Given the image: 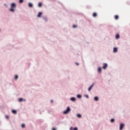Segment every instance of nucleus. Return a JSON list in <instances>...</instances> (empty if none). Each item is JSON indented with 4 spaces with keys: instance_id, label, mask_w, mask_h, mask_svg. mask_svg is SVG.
<instances>
[{
    "instance_id": "f257e3e1",
    "label": "nucleus",
    "mask_w": 130,
    "mask_h": 130,
    "mask_svg": "<svg viewBox=\"0 0 130 130\" xmlns=\"http://www.w3.org/2000/svg\"><path fill=\"white\" fill-rule=\"evenodd\" d=\"M14 8H16V4L12 3L11 4V9H10V12H12V13L15 12V9H14Z\"/></svg>"
},
{
    "instance_id": "f03ea898",
    "label": "nucleus",
    "mask_w": 130,
    "mask_h": 130,
    "mask_svg": "<svg viewBox=\"0 0 130 130\" xmlns=\"http://www.w3.org/2000/svg\"><path fill=\"white\" fill-rule=\"evenodd\" d=\"M70 111H71V108H70V107H68L66 110L63 111V114H67L69 113Z\"/></svg>"
},
{
    "instance_id": "7ed1b4c3",
    "label": "nucleus",
    "mask_w": 130,
    "mask_h": 130,
    "mask_svg": "<svg viewBox=\"0 0 130 130\" xmlns=\"http://www.w3.org/2000/svg\"><path fill=\"white\" fill-rule=\"evenodd\" d=\"M123 127H124V124H123V123H121L120 124V130H122V128H123Z\"/></svg>"
},
{
    "instance_id": "20e7f679",
    "label": "nucleus",
    "mask_w": 130,
    "mask_h": 130,
    "mask_svg": "<svg viewBox=\"0 0 130 130\" xmlns=\"http://www.w3.org/2000/svg\"><path fill=\"white\" fill-rule=\"evenodd\" d=\"M106 68H107V64L106 63H104L103 69H104V70H105L106 69Z\"/></svg>"
},
{
    "instance_id": "39448f33",
    "label": "nucleus",
    "mask_w": 130,
    "mask_h": 130,
    "mask_svg": "<svg viewBox=\"0 0 130 130\" xmlns=\"http://www.w3.org/2000/svg\"><path fill=\"white\" fill-rule=\"evenodd\" d=\"M41 16H42V13L39 12L37 15L38 18H41Z\"/></svg>"
},
{
    "instance_id": "423d86ee",
    "label": "nucleus",
    "mask_w": 130,
    "mask_h": 130,
    "mask_svg": "<svg viewBox=\"0 0 130 130\" xmlns=\"http://www.w3.org/2000/svg\"><path fill=\"white\" fill-rule=\"evenodd\" d=\"M94 86V84H92L90 86V87L88 88V91H91V90L92 89V88H93Z\"/></svg>"
},
{
    "instance_id": "0eeeda50",
    "label": "nucleus",
    "mask_w": 130,
    "mask_h": 130,
    "mask_svg": "<svg viewBox=\"0 0 130 130\" xmlns=\"http://www.w3.org/2000/svg\"><path fill=\"white\" fill-rule=\"evenodd\" d=\"M92 16L94 18H96V17H97V13H93L92 14Z\"/></svg>"
},
{
    "instance_id": "6e6552de",
    "label": "nucleus",
    "mask_w": 130,
    "mask_h": 130,
    "mask_svg": "<svg viewBox=\"0 0 130 130\" xmlns=\"http://www.w3.org/2000/svg\"><path fill=\"white\" fill-rule=\"evenodd\" d=\"M12 113H13V114H16V113H17V111H16V110H13L12 111Z\"/></svg>"
},
{
    "instance_id": "1a4fd4ad",
    "label": "nucleus",
    "mask_w": 130,
    "mask_h": 130,
    "mask_svg": "<svg viewBox=\"0 0 130 130\" xmlns=\"http://www.w3.org/2000/svg\"><path fill=\"white\" fill-rule=\"evenodd\" d=\"M28 7L29 8H32L33 7V5L31 3L28 4Z\"/></svg>"
},
{
    "instance_id": "9d476101",
    "label": "nucleus",
    "mask_w": 130,
    "mask_h": 130,
    "mask_svg": "<svg viewBox=\"0 0 130 130\" xmlns=\"http://www.w3.org/2000/svg\"><path fill=\"white\" fill-rule=\"evenodd\" d=\"M113 52H117V48H114Z\"/></svg>"
},
{
    "instance_id": "9b49d317",
    "label": "nucleus",
    "mask_w": 130,
    "mask_h": 130,
    "mask_svg": "<svg viewBox=\"0 0 130 130\" xmlns=\"http://www.w3.org/2000/svg\"><path fill=\"white\" fill-rule=\"evenodd\" d=\"M98 73H101L102 72V70L101 69V68H99L98 70Z\"/></svg>"
},
{
    "instance_id": "f8f14e48",
    "label": "nucleus",
    "mask_w": 130,
    "mask_h": 130,
    "mask_svg": "<svg viewBox=\"0 0 130 130\" xmlns=\"http://www.w3.org/2000/svg\"><path fill=\"white\" fill-rule=\"evenodd\" d=\"M23 100H24V101H26V100H23V99H19L18 100L19 102H22V101H23Z\"/></svg>"
},
{
    "instance_id": "ddd939ff",
    "label": "nucleus",
    "mask_w": 130,
    "mask_h": 130,
    "mask_svg": "<svg viewBox=\"0 0 130 130\" xmlns=\"http://www.w3.org/2000/svg\"><path fill=\"white\" fill-rule=\"evenodd\" d=\"M94 99L95 101H98V100H99V98H98L97 96L94 97Z\"/></svg>"
},
{
    "instance_id": "4468645a",
    "label": "nucleus",
    "mask_w": 130,
    "mask_h": 130,
    "mask_svg": "<svg viewBox=\"0 0 130 130\" xmlns=\"http://www.w3.org/2000/svg\"><path fill=\"white\" fill-rule=\"evenodd\" d=\"M21 126L22 128H25V124H21Z\"/></svg>"
},
{
    "instance_id": "2eb2a0df",
    "label": "nucleus",
    "mask_w": 130,
    "mask_h": 130,
    "mask_svg": "<svg viewBox=\"0 0 130 130\" xmlns=\"http://www.w3.org/2000/svg\"><path fill=\"white\" fill-rule=\"evenodd\" d=\"M38 7L41 8V7H42V4L41 3H39Z\"/></svg>"
},
{
    "instance_id": "dca6fc26",
    "label": "nucleus",
    "mask_w": 130,
    "mask_h": 130,
    "mask_svg": "<svg viewBox=\"0 0 130 130\" xmlns=\"http://www.w3.org/2000/svg\"><path fill=\"white\" fill-rule=\"evenodd\" d=\"M71 101H76V98H72L71 99Z\"/></svg>"
},
{
    "instance_id": "f3484780",
    "label": "nucleus",
    "mask_w": 130,
    "mask_h": 130,
    "mask_svg": "<svg viewBox=\"0 0 130 130\" xmlns=\"http://www.w3.org/2000/svg\"><path fill=\"white\" fill-rule=\"evenodd\" d=\"M115 20H118V15H115Z\"/></svg>"
},
{
    "instance_id": "a211bd4d",
    "label": "nucleus",
    "mask_w": 130,
    "mask_h": 130,
    "mask_svg": "<svg viewBox=\"0 0 130 130\" xmlns=\"http://www.w3.org/2000/svg\"><path fill=\"white\" fill-rule=\"evenodd\" d=\"M115 37L116 39H118L119 38V35H116Z\"/></svg>"
},
{
    "instance_id": "6ab92c4d",
    "label": "nucleus",
    "mask_w": 130,
    "mask_h": 130,
    "mask_svg": "<svg viewBox=\"0 0 130 130\" xmlns=\"http://www.w3.org/2000/svg\"><path fill=\"white\" fill-rule=\"evenodd\" d=\"M23 2H24L23 0H19V4H22V3H23Z\"/></svg>"
},
{
    "instance_id": "aec40b11",
    "label": "nucleus",
    "mask_w": 130,
    "mask_h": 130,
    "mask_svg": "<svg viewBox=\"0 0 130 130\" xmlns=\"http://www.w3.org/2000/svg\"><path fill=\"white\" fill-rule=\"evenodd\" d=\"M15 80L18 79V75H15L14 77Z\"/></svg>"
},
{
    "instance_id": "412c9836",
    "label": "nucleus",
    "mask_w": 130,
    "mask_h": 130,
    "mask_svg": "<svg viewBox=\"0 0 130 130\" xmlns=\"http://www.w3.org/2000/svg\"><path fill=\"white\" fill-rule=\"evenodd\" d=\"M81 97H82V96H81V95H80V94L77 95V98H81Z\"/></svg>"
},
{
    "instance_id": "4be33fe9",
    "label": "nucleus",
    "mask_w": 130,
    "mask_h": 130,
    "mask_svg": "<svg viewBox=\"0 0 130 130\" xmlns=\"http://www.w3.org/2000/svg\"><path fill=\"white\" fill-rule=\"evenodd\" d=\"M77 117L80 118V117H81L82 116H81L80 114H77Z\"/></svg>"
},
{
    "instance_id": "5701e85b",
    "label": "nucleus",
    "mask_w": 130,
    "mask_h": 130,
    "mask_svg": "<svg viewBox=\"0 0 130 130\" xmlns=\"http://www.w3.org/2000/svg\"><path fill=\"white\" fill-rule=\"evenodd\" d=\"M111 122H114V119H111Z\"/></svg>"
},
{
    "instance_id": "b1692460",
    "label": "nucleus",
    "mask_w": 130,
    "mask_h": 130,
    "mask_svg": "<svg viewBox=\"0 0 130 130\" xmlns=\"http://www.w3.org/2000/svg\"><path fill=\"white\" fill-rule=\"evenodd\" d=\"M73 28H77V25H73Z\"/></svg>"
},
{
    "instance_id": "393cba45",
    "label": "nucleus",
    "mask_w": 130,
    "mask_h": 130,
    "mask_svg": "<svg viewBox=\"0 0 130 130\" xmlns=\"http://www.w3.org/2000/svg\"><path fill=\"white\" fill-rule=\"evenodd\" d=\"M5 117H6V118H7V119H8V118H9V116L6 115V116H5Z\"/></svg>"
},
{
    "instance_id": "a878e982",
    "label": "nucleus",
    "mask_w": 130,
    "mask_h": 130,
    "mask_svg": "<svg viewBox=\"0 0 130 130\" xmlns=\"http://www.w3.org/2000/svg\"><path fill=\"white\" fill-rule=\"evenodd\" d=\"M74 130H78V128L75 127V128H74Z\"/></svg>"
},
{
    "instance_id": "bb28decb",
    "label": "nucleus",
    "mask_w": 130,
    "mask_h": 130,
    "mask_svg": "<svg viewBox=\"0 0 130 130\" xmlns=\"http://www.w3.org/2000/svg\"><path fill=\"white\" fill-rule=\"evenodd\" d=\"M52 130H56V128H52Z\"/></svg>"
},
{
    "instance_id": "cd10ccee",
    "label": "nucleus",
    "mask_w": 130,
    "mask_h": 130,
    "mask_svg": "<svg viewBox=\"0 0 130 130\" xmlns=\"http://www.w3.org/2000/svg\"><path fill=\"white\" fill-rule=\"evenodd\" d=\"M70 130H72V129H73V127H71L70 128Z\"/></svg>"
},
{
    "instance_id": "c85d7f7f",
    "label": "nucleus",
    "mask_w": 130,
    "mask_h": 130,
    "mask_svg": "<svg viewBox=\"0 0 130 130\" xmlns=\"http://www.w3.org/2000/svg\"><path fill=\"white\" fill-rule=\"evenodd\" d=\"M86 98H89V95H86Z\"/></svg>"
},
{
    "instance_id": "c756f323",
    "label": "nucleus",
    "mask_w": 130,
    "mask_h": 130,
    "mask_svg": "<svg viewBox=\"0 0 130 130\" xmlns=\"http://www.w3.org/2000/svg\"><path fill=\"white\" fill-rule=\"evenodd\" d=\"M45 20L46 21V22H47V18H45Z\"/></svg>"
},
{
    "instance_id": "7c9ffc66",
    "label": "nucleus",
    "mask_w": 130,
    "mask_h": 130,
    "mask_svg": "<svg viewBox=\"0 0 130 130\" xmlns=\"http://www.w3.org/2000/svg\"><path fill=\"white\" fill-rule=\"evenodd\" d=\"M77 66H79V63H76Z\"/></svg>"
},
{
    "instance_id": "2f4dec72",
    "label": "nucleus",
    "mask_w": 130,
    "mask_h": 130,
    "mask_svg": "<svg viewBox=\"0 0 130 130\" xmlns=\"http://www.w3.org/2000/svg\"><path fill=\"white\" fill-rule=\"evenodd\" d=\"M51 102H52H52H53L52 101H51Z\"/></svg>"
}]
</instances>
